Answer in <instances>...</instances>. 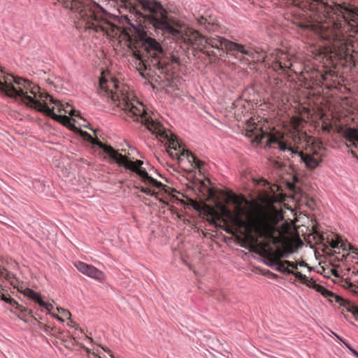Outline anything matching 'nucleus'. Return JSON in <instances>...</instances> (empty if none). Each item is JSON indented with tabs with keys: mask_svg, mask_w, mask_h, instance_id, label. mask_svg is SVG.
<instances>
[{
	"mask_svg": "<svg viewBox=\"0 0 358 358\" xmlns=\"http://www.w3.org/2000/svg\"><path fill=\"white\" fill-rule=\"evenodd\" d=\"M337 41H342V39H341V38H337Z\"/></svg>",
	"mask_w": 358,
	"mask_h": 358,
	"instance_id": "59",
	"label": "nucleus"
},
{
	"mask_svg": "<svg viewBox=\"0 0 358 358\" xmlns=\"http://www.w3.org/2000/svg\"><path fill=\"white\" fill-rule=\"evenodd\" d=\"M193 171H194V170H193V169H191V170H189V171H188V172H189V173H192Z\"/></svg>",
	"mask_w": 358,
	"mask_h": 358,
	"instance_id": "55",
	"label": "nucleus"
},
{
	"mask_svg": "<svg viewBox=\"0 0 358 358\" xmlns=\"http://www.w3.org/2000/svg\"><path fill=\"white\" fill-rule=\"evenodd\" d=\"M139 190L147 194V195H149V196H154L155 195V192H153L151 189H150L149 188H147V187H138Z\"/></svg>",
	"mask_w": 358,
	"mask_h": 358,
	"instance_id": "27",
	"label": "nucleus"
},
{
	"mask_svg": "<svg viewBox=\"0 0 358 358\" xmlns=\"http://www.w3.org/2000/svg\"><path fill=\"white\" fill-rule=\"evenodd\" d=\"M52 308H53V306H52V304H51V303H48V306H47V308H46V310H47L48 311H50Z\"/></svg>",
	"mask_w": 358,
	"mask_h": 358,
	"instance_id": "46",
	"label": "nucleus"
},
{
	"mask_svg": "<svg viewBox=\"0 0 358 358\" xmlns=\"http://www.w3.org/2000/svg\"><path fill=\"white\" fill-rule=\"evenodd\" d=\"M348 350L355 356L358 358V352L355 350L352 346L348 348Z\"/></svg>",
	"mask_w": 358,
	"mask_h": 358,
	"instance_id": "38",
	"label": "nucleus"
},
{
	"mask_svg": "<svg viewBox=\"0 0 358 358\" xmlns=\"http://www.w3.org/2000/svg\"><path fill=\"white\" fill-rule=\"evenodd\" d=\"M135 56L140 60L143 61V59L141 57V56L140 55V54H137V53H134Z\"/></svg>",
	"mask_w": 358,
	"mask_h": 358,
	"instance_id": "50",
	"label": "nucleus"
},
{
	"mask_svg": "<svg viewBox=\"0 0 358 358\" xmlns=\"http://www.w3.org/2000/svg\"><path fill=\"white\" fill-rule=\"evenodd\" d=\"M110 85H112L115 90H111L109 95L114 105L125 115H122L124 118H130L134 122H142L157 137L166 140L169 142L167 152L172 159H177L180 164L187 162L193 169L201 170L204 163L198 159L188 150L181 149L177 136H169L168 131L164 130L159 123L154 121L148 114L143 103L136 101L135 104L133 101L129 99L127 90L120 89L114 80L110 82Z\"/></svg>",
	"mask_w": 358,
	"mask_h": 358,
	"instance_id": "3",
	"label": "nucleus"
},
{
	"mask_svg": "<svg viewBox=\"0 0 358 358\" xmlns=\"http://www.w3.org/2000/svg\"><path fill=\"white\" fill-rule=\"evenodd\" d=\"M226 231L228 234H231L232 233V231L231 229H227Z\"/></svg>",
	"mask_w": 358,
	"mask_h": 358,
	"instance_id": "53",
	"label": "nucleus"
},
{
	"mask_svg": "<svg viewBox=\"0 0 358 358\" xmlns=\"http://www.w3.org/2000/svg\"><path fill=\"white\" fill-rule=\"evenodd\" d=\"M239 245L241 247L244 248L245 249L250 248V245L248 244V243L245 241L242 240L241 242H239Z\"/></svg>",
	"mask_w": 358,
	"mask_h": 358,
	"instance_id": "35",
	"label": "nucleus"
},
{
	"mask_svg": "<svg viewBox=\"0 0 358 358\" xmlns=\"http://www.w3.org/2000/svg\"><path fill=\"white\" fill-rule=\"evenodd\" d=\"M255 182L258 186L266 188L260 191L259 199L269 206L268 210L262 216L253 217L251 223L241 218H237L236 222L239 228L244 229L250 235L255 234L259 238L271 241L278 231L277 225L284 220L283 212L273 206L277 199L271 194L270 190H273L271 189L269 182L264 178L255 180Z\"/></svg>",
	"mask_w": 358,
	"mask_h": 358,
	"instance_id": "5",
	"label": "nucleus"
},
{
	"mask_svg": "<svg viewBox=\"0 0 358 358\" xmlns=\"http://www.w3.org/2000/svg\"><path fill=\"white\" fill-rule=\"evenodd\" d=\"M273 275L274 277H277V275H276V274L273 273Z\"/></svg>",
	"mask_w": 358,
	"mask_h": 358,
	"instance_id": "61",
	"label": "nucleus"
},
{
	"mask_svg": "<svg viewBox=\"0 0 358 358\" xmlns=\"http://www.w3.org/2000/svg\"><path fill=\"white\" fill-rule=\"evenodd\" d=\"M107 152L110 153V158L121 166H124L138 175L141 180L146 184L152 177L149 176L145 169H142L143 162L141 160L130 161L125 156L118 153L114 148H108Z\"/></svg>",
	"mask_w": 358,
	"mask_h": 358,
	"instance_id": "10",
	"label": "nucleus"
},
{
	"mask_svg": "<svg viewBox=\"0 0 358 358\" xmlns=\"http://www.w3.org/2000/svg\"><path fill=\"white\" fill-rule=\"evenodd\" d=\"M352 257L353 259H358V253L357 252H352Z\"/></svg>",
	"mask_w": 358,
	"mask_h": 358,
	"instance_id": "48",
	"label": "nucleus"
},
{
	"mask_svg": "<svg viewBox=\"0 0 358 358\" xmlns=\"http://www.w3.org/2000/svg\"><path fill=\"white\" fill-rule=\"evenodd\" d=\"M320 238L322 242L325 241L324 251L335 256L338 261H346L350 257V254L348 252V248L350 245L345 243L336 234H331L327 236L322 234Z\"/></svg>",
	"mask_w": 358,
	"mask_h": 358,
	"instance_id": "8",
	"label": "nucleus"
},
{
	"mask_svg": "<svg viewBox=\"0 0 358 358\" xmlns=\"http://www.w3.org/2000/svg\"><path fill=\"white\" fill-rule=\"evenodd\" d=\"M337 41H342V39H341V38H337Z\"/></svg>",
	"mask_w": 358,
	"mask_h": 358,
	"instance_id": "58",
	"label": "nucleus"
},
{
	"mask_svg": "<svg viewBox=\"0 0 358 358\" xmlns=\"http://www.w3.org/2000/svg\"><path fill=\"white\" fill-rule=\"evenodd\" d=\"M320 289L324 292V296L329 297L330 300H334L336 303H339L343 308V310L351 313L356 320H358V306L343 297L336 294L331 291L326 289L324 287H320Z\"/></svg>",
	"mask_w": 358,
	"mask_h": 358,
	"instance_id": "11",
	"label": "nucleus"
},
{
	"mask_svg": "<svg viewBox=\"0 0 358 358\" xmlns=\"http://www.w3.org/2000/svg\"><path fill=\"white\" fill-rule=\"evenodd\" d=\"M41 329L47 334H52V331L54 330V328L50 327L47 324H43L42 327H41Z\"/></svg>",
	"mask_w": 358,
	"mask_h": 358,
	"instance_id": "28",
	"label": "nucleus"
},
{
	"mask_svg": "<svg viewBox=\"0 0 358 358\" xmlns=\"http://www.w3.org/2000/svg\"><path fill=\"white\" fill-rule=\"evenodd\" d=\"M110 85H112L115 90H111L109 95L114 105L125 115H122L124 118H130L134 122H142L157 137L166 140L169 142L167 152L172 159H177L180 164L187 162L193 169L201 170L204 163L198 159L188 150L181 149L177 136H169L168 131L164 130L159 123L154 121L148 114L143 103L136 101L135 104L133 101L129 99L127 90L120 89L114 80L110 82Z\"/></svg>",
	"mask_w": 358,
	"mask_h": 358,
	"instance_id": "2",
	"label": "nucleus"
},
{
	"mask_svg": "<svg viewBox=\"0 0 358 358\" xmlns=\"http://www.w3.org/2000/svg\"><path fill=\"white\" fill-rule=\"evenodd\" d=\"M148 185H150L152 186L156 187L157 188H160L162 187V183L159 181H157V180L154 179L152 177L149 179Z\"/></svg>",
	"mask_w": 358,
	"mask_h": 358,
	"instance_id": "26",
	"label": "nucleus"
},
{
	"mask_svg": "<svg viewBox=\"0 0 358 358\" xmlns=\"http://www.w3.org/2000/svg\"><path fill=\"white\" fill-rule=\"evenodd\" d=\"M348 350L355 356L358 358V352L355 350L352 346L348 348Z\"/></svg>",
	"mask_w": 358,
	"mask_h": 358,
	"instance_id": "40",
	"label": "nucleus"
},
{
	"mask_svg": "<svg viewBox=\"0 0 358 358\" xmlns=\"http://www.w3.org/2000/svg\"><path fill=\"white\" fill-rule=\"evenodd\" d=\"M337 38H338V36H335L334 40H335V41L337 40Z\"/></svg>",
	"mask_w": 358,
	"mask_h": 358,
	"instance_id": "56",
	"label": "nucleus"
},
{
	"mask_svg": "<svg viewBox=\"0 0 358 358\" xmlns=\"http://www.w3.org/2000/svg\"><path fill=\"white\" fill-rule=\"evenodd\" d=\"M299 265L300 266H307V264H306V262H300V263L299 264Z\"/></svg>",
	"mask_w": 358,
	"mask_h": 358,
	"instance_id": "52",
	"label": "nucleus"
},
{
	"mask_svg": "<svg viewBox=\"0 0 358 358\" xmlns=\"http://www.w3.org/2000/svg\"><path fill=\"white\" fill-rule=\"evenodd\" d=\"M40 96L41 98L45 97V98H50V101L52 103L55 104L58 107V111L61 112L62 110H64L65 113H68L70 115H75L76 111L74 110H71L69 111L65 107L64 105L59 100L55 99L53 97L50 96L48 94H45L43 95V93H41Z\"/></svg>",
	"mask_w": 358,
	"mask_h": 358,
	"instance_id": "17",
	"label": "nucleus"
},
{
	"mask_svg": "<svg viewBox=\"0 0 358 358\" xmlns=\"http://www.w3.org/2000/svg\"><path fill=\"white\" fill-rule=\"evenodd\" d=\"M74 266L80 273L95 280L101 281L104 278L103 273L92 265L78 261Z\"/></svg>",
	"mask_w": 358,
	"mask_h": 358,
	"instance_id": "12",
	"label": "nucleus"
},
{
	"mask_svg": "<svg viewBox=\"0 0 358 358\" xmlns=\"http://www.w3.org/2000/svg\"><path fill=\"white\" fill-rule=\"evenodd\" d=\"M335 336L342 343H343V341H345L342 337H341L338 334H335Z\"/></svg>",
	"mask_w": 358,
	"mask_h": 358,
	"instance_id": "49",
	"label": "nucleus"
},
{
	"mask_svg": "<svg viewBox=\"0 0 358 358\" xmlns=\"http://www.w3.org/2000/svg\"><path fill=\"white\" fill-rule=\"evenodd\" d=\"M342 137L350 143V145L357 146L358 143V129L355 127H348L340 131Z\"/></svg>",
	"mask_w": 358,
	"mask_h": 358,
	"instance_id": "14",
	"label": "nucleus"
},
{
	"mask_svg": "<svg viewBox=\"0 0 358 358\" xmlns=\"http://www.w3.org/2000/svg\"><path fill=\"white\" fill-rule=\"evenodd\" d=\"M310 9L315 13L324 14L329 13L333 8L327 2V0H307Z\"/></svg>",
	"mask_w": 358,
	"mask_h": 358,
	"instance_id": "13",
	"label": "nucleus"
},
{
	"mask_svg": "<svg viewBox=\"0 0 358 358\" xmlns=\"http://www.w3.org/2000/svg\"><path fill=\"white\" fill-rule=\"evenodd\" d=\"M23 294L24 296L30 299L31 296H34V291L33 289L27 288L24 289Z\"/></svg>",
	"mask_w": 358,
	"mask_h": 358,
	"instance_id": "30",
	"label": "nucleus"
},
{
	"mask_svg": "<svg viewBox=\"0 0 358 358\" xmlns=\"http://www.w3.org/2000/svg\"><path fill=\"white\" fill-rule=\"evenodd\" d=\"M291 274L294 275L296 278H297L303 284L307 283L308 282V278L306 275L302 274L301 272L294 271V273Z\"/></svg>",
	"mask_w": 358,
	"mask_h": 358,
	"instance_id": "25",
	"label": "nucleus"
},
{
	"mask_svg": "<svg viewBox=\"0 0 358 358\" xmlns=\"http://www.w3.org/2000/svg\"><path fill=\"white\" fill-rule=\"evenodd\" d=\"M9 298V296H6L4 294H3L1 291H0V299L1 300L5 301V299H8Z\"/></svg>",
	"mask_w": 358,
	"mask_h": 358,
	"instance_id": "42",
	"label": "nucleus"
},
{
	"mask_svg": "<svg viewBox=\"0 0 358 358\" xmlns=\"http://www.w3.org/2000/svg\"><path fill=\"white\" fill-rule=\"evenodd\" d=\"M66 8L78 12L81 18L86 22L87 28L96 32L108 33L111 28V23L107 19L109 13L96 3H88L87 0H57Z\"/></svg>",
	"mask_w": 358,
	"mask_h": 358,
	"instance_id": "7",
	"label": "nucleus"
},
{
	"mask_svg": "<svg viewBox=\"0 0 358 358\" xmlns=\"http://www.w3.org/2000/svg\"><path fill=\"white\" fill-rule=\"evenodd\" d=\"M52 317L62 322H64V320L57 315L52 314Z\"/></svg>",
	"mask_w": 358,
	"mask_h": 358,
	"instance_id": "43",
	"label": "nucleus"
},
{
	"mask_svg": "<svg viewBox=\"0 0 358 358\" xmlns=\"http://www.w3.org/2000/svg\"><path fill=\"white\" fill-rule=\"evenodd\" d=\"M304 285H306L308 287L311 288H315L317 292H320L324 296L323 293H324V292L323 289H320V287L323 286L317 284V282L313 278H308V282L307 283H304Z\"/></svg>",
	"mask_w": 358,
	"mask_h": 358,
	"instance_id": "24",
	"label": "nucleus"
},
{
	"mask_svg": "<svg viewBox=\"0 0 358 358\" xmlns=\"http://www.w3.org/2000/svg\"><path fill=\"white\" fill-rule=\"evenodd\" d=\"M249 128L247 129V133H251L249 136H255V141L257 143H259L262 141L263 138L265 136V133L262 130L258 131V128L257 126H248Z\"/></svg>",
	"mask_w": 358,
	"mask_h": 358,
	"instance_id": "19",
	"label": "nucleus"
},
{
	"mask_svg": "<svg viewBox=\"0 0 358 358\" xmlns=\"http://www.w3.org/2000/svg\"><path fill=\"white\" fill-rule=\"evenodd\" d=\"M20 313V314H22V315L21 316L20 314H17V317H18L20 320H22L23 322H24L25 323L29 322V320L26 318V317H25V316H26V315H29V314L28 313Z\"/></svg>",
	"mask_w": 358,
	"mask_h": 358,
	"instance_id": "32",
	"label": "nucleus"
},
{
	"mask_svg": "<svg viewBox=\"0 0 358 358\" xmlns=\"http://www.w3.org/2000/svg\"><path fill=\"white\" fill-rule=\"evenodd\" d=\"M278 262H279L278 259L273 258L271 256L264 257L263 259V262L266 265L268 266L269 267H271V268H273L274 270H275V268L278 266Z\"/></svg>",
	"mask_w": 358,
	"mask_h": 358,
	"instance_id": "22",
	"label": "nucleus"
},
{
	"mask_svg": "<svg viewBox=\"0 0 358 358\" xmlns=\"http://www.w3.org/2000/svg\"><path fill=\"white\" fill-rule=\"evenodd\" d=\"M273 66L275 71L290 70L292 66V63L286 54H282L279 59L273 63Z\"/></svg>",
	"mask_w": 358,
	"mask_h": 358,
	"instance_id": "15",
	"label": "nucleus"
},
{
	"mask_svg": "<svg viewBox=\"0 0 358 358\" xmlns=\"http://www.w3.org/2000/svg\"><path fill=\"white\" fill-rule=\"evenodd\" d=\"M6 269L0 266V276H3L6 273Z\"/></svg>",
	"mask_w": 358,
	"mask_h": 358,
	"instance_id": "44",
	"label": "nucleus"
},
{
	"mask_svg": "<svg viewBox=\"0 0 358 358\" xmlns=\"http://www.w3.org/2000/svg\"><path fill=\"white\" fill-rule=\"evenodd\" d=\"M198 24L203 26L208 32H213L217 29V26L214 23L209 22L206 18L201 17L197 19Z\"/></svg>",
	"mask_w": 358,
	"mask_h": 358,
	"instance_id": "21",
	"label": "nucleus"
},
{
	"mask_svg": "<svg viewBox=\"0 0 358 358\" xmlns=\"http://www.w3.org/2000/svg\"><path fill=\"white\" fill-rule=\"evenodd\" d=\"M58 311L62 313L64 317H70L71 316V313L69 310H65L62 308H58Z\"/></svg>",
	"mask_w": 358,
	"mask_h": 358,
	"instance_id": "33",
	"label": "nucleus"
},
{
	"mask_svg": "<svg viewBox=\"0 0 358 358\" xmlns=\"http://www.w3.org/2000/svg\"><path fill=\"white\" fill-rule=\"evenodd\" d=\"M102 349L106 352H108L110 354V356L111 357V358H114L113 355L111 354V352L109 349H106V348H102Z\"/></svg>",
	"mask_w": 358,
	"mask_h": 358,
	"instance_id": "45",
	"label": "nucleus"
},
{
	"mask_svg": "<svg viewBox=\"0 0 358 358\" xmlns=\"http://www.w3.org/2000/svg\"><path fill=\"white\" fill-rule=\"evenodd\" d=\"M48 302H45L44 301L43 299L42 300H40V303L38 304L40 306L44 308L45 309L47 308V306H48Z\"/></svg>",
	"mask_w": 358,
	"mask_h": 358,
	"instance_id": "41",
	"label": "nucleus"
},
{
	"mask_svg": "<svg viewBox=\"0 0 358 358\" xmlns=\"http://www.w3.org/2000/svg\"><path fill=\"white\" fill-rule=\"evenodd\" d=\"M266 146L269 148H278L282 152L288 151L290 152L292 157L298 155L300 157L301 160L305 164L306 167L314 169L319 166L320 162L313 156L304 154L303 152H299L294 148L288 145L285 142L279 140L275 136H271L266 142Z\"/></svg>",
	"mask_w": 358,
	"mask_h": 358,
	"instance_id": "9",
	"label": "nucleus"
},
{
	"mask_svg": "<svg viewBox=\"0 0 358 358\" xmlns=\"http://www.w3.org/2000/svg\"><path fill=\"white\" fill-rule=\"evenodd\" d=\"M313 200L310 201H308L307 203V205L308 206L309 208H313Z\"/></svg>",
	"mask_w": 358,
	"mask_h": 358,
	"instance_id": "47",
	"label": "nucleus"
},
{
	"mask_svg": "<svg viewBox=\"0 0 358 358\" xmlns=\"http://www.w3.org/2000/svg\"><path fill=\"white\" fill-rule=\"evenodd\" d=\"M39 87L32 85L27 80L15 78L7 73L0 66V93L3 95L15 99H20L27 106L43 113L52 120L66 125L70 119L65 115H57L54 108H50L45 102L41 103L36 99Z\"/></svg>",
	"mask_w": 358,
	"mask_h": 358,
	"instance_id": "4",
	"label": "nucleus"
},
{
	"mask_svg": "<svg viewBox=\"0 0 358 358\" xmlns=\"http://www.w3.org/2000/svg\"><path fill=\"white\" fill-rule=\"evenodd\" d=\"M348 350L355 356L358 358V352L355 350L352 346L348 348Z\"/></svg>",
	"mask_w": 358,
	"mask_h": 358,
	"instance_id": "37",
	"label": "nucleus"
},
{
	"mask_svg": "<svg viewBox=\"0 0 358 358\" xmlns=\"http://www.w3.org/2000/svg\"><path fill=\"white\" fill-rule=\"evenodd\" d=\"M343 343L345 345V346L348 349L349 347H351V345L346 341H343Z\"/></svg>",
	"mask_w": 358,
	"mask_h": 358,
	"instance_id": "51",
	"label": "nucleus"
},
{
	"mask_svg": "<svg viewBox=\"0 0 358 358\" xmlns=\"http://www.w3.org/2000/svg\"><path fill=\"white\" fill-rule=\"evenodd\" d=\"M129 11L134 14L136 23L128 20L127 24L137 34L142 47L152 58L161 65L160 58L164 53L161 44L148 35L145 29L152 27L155 31L177 36L180 31L173 26V17L169 16L166 9L160 1L155 0H137L136 3H129Z\"/></svg>",
	"mask_w": 358,
	"mask_h": 358,
	"instance_id": "1",
	"label": "nucleus"
},
{
	"mask_svg": "<svg viewBox=\"0 0 358 358\" xmlns=\"http://www.w3.org/2000/svg\"><path fill=\"white\" fill-rule=\"evenodd\" d=\"M5 302L9 303L10 306H12L15 309L18 310L20 313H28L29 315L33 317V311L31 309H28L23 306L19 304L14 299L9 296L8 299H5Z\"/></svg>",
	"mask_w": 358,
	"mask_h": 358,
	"instance_id": "18",
	"label": "nucleus"
},
{
	"mask_svg": "<svg viewBox=\"0 0 358 358\" xmlns=\"http://www.w3.org/2000/svg\"><path fill=\"white\" fill-rule=\"evenodd\" d=\"M284 264H286V266L289 268V267L293 268L294 269H296L297 268V265L295 264L292 262H289V261L285 260V261H284Z\"/></svg>",
	"mask_w": 358,
	"mask_h": 358,
	"instance_id": "31",
	"label": "nucleus"
},
{
	"mask_svg": "<svg viewBox=\"0 0 358 358\" xmlns=\"http://www.w3.org/2000/svg\"><path fill=\"white\" fill-rule=\"evenodd\" d=\"M348 350L355 356L358 358V352L355 350L352 346L348 348Z\"/></svg>",
	"mask_w": 358,
	"mask_h": 358,
	"instance_id": "39",
	"label": "nucleus"
},
{
	"mask_svg": "<svg viewBox=\"0 0 358 358\" xmlns=\"http://www.w3.org/2000/svg\"><path fill=\"white\" fill-rule=\"evenodd\" d=\"M197 48L211 58H218L225 52L241 62H263L264 55L257 49L215 35L205 36L195 31L190 38Z\"/></svg>",
	"mask_w": 358,
	"mask_h": 358,
	"instance_id": "6",
	"label": "nucleus"
},
{
	"mask_svg": "<svg viewBox=\"0 0 358 358\" xmlns=\"http://www.w3.org/2000/svg\"><path fill=\"white\" fill-rule=\"evenodd\" d=\"M337 41H342V39H341V38H337Z\"/></svg>",
	"mask_w": 358,
	"mask_h": 358,
	"instance_id": "60",
	"label": "nucleus"
},
{
	"mask_svg": "<svg viewBox=\"0 0 358 358\" xmlns=\"http://www.w3.org/2000/svg\"><path fill=\"white\" fill-rule=\"evenodd\" d=\"M81 136L90 143L94 145H97L99 148L102 149L103 152L110 157V153L107 152V148H113L110 145H104L102 142H101L98 139H94L90 134L85 131H81Z\"/></svg>",
	"mask_w": 358,
	"mask_h": 358,
	"instance_id": "16",
	"label": "nucleus"
},
{
	"mask_svg": "<svg viewBox=\"0 0 358 358\" xmlns=\"http://www.w3.org/2000/svg\"><path fill=\"white\" fill-rule=\"evenodd\" d=\"M30 299L33 300L34 302L37 303L38 304L40 303V300L43 299L41 295L36 292H34V296H31Z\"/></svg>",
	"mask_w": 358,
	"mask_h": 358,
	"instance_id": "29",
	"label": "nucleus"
},
{
	"mask_svg": "<svg viewBox=\"0 0 358 358\" xmlns=\"http://www.w3.org/2000/svg\"><path fill=\"white\" fill-rule=\"evenodd\" d=\"M343 12V17L345 20H352L355 22V19L357 17V14L354 11V9L350 8L348 6L344 5L341 7Z\"/></svg>",
	"mask_w": 358,
	"mask_h": 358,
	"instance_id": "20",
	"label": "nucleus"
},
{
	"mask_svg": "<svg viewBox=\"0 0 358 358\" xmlns=\"http://www.w3.org/2000/svg\"><path fill=\"white\" fill-rule=\"evenodd\" d=\"M348 350L355 356L358 358V352L355 350L352 346L348 348Z\"/></svg>",
	"mask_w": 358,
	"mask_h": 358,
	"instance_id": "36",
	"label": "nucleus"
},
{
	"mask_svg": "<svg viewBox=\"0 0 358 358\" xmlns=\"http://www.w3.org/2000/svg\"><path fill=\"white\" fill-rule=\"evenodd\" d=\"M73 321H71V324H69V326L72 327H74L75 326H74V325H73V324H73Z\"/></svg>",
	"mask_w": 358,
	"mask_h": 358,
	"instance_id": "54",
	"label": "nucleus"
},
{
	"mask_svg": "<svg viewBox=\"0 0 358 358\" xmlns=\"http://www.w3.org/2000/svg\"><path fill=\"white\" fill-rule=\"evenodd\" d=\"M331 333H332L333 336H335V334H336V333H334L333 331H331Z\"/></svg>",
	"mask_w": 358,
	"mask_h": 358,
	"instance_id": "57",
	"label": "nucleus"
},
{
	"mask_svg": "<svg viewBox=\"0 0 358 358\" xmlns=\"http://www.w3.org/2000/svg\"><path fill=\"white\" fill-rule=\"evenodd\" d=\"M275 271L280 272L283 274H291L294 273V270H292L286 266V264H284V262H278V265L275 268Z\"/></svg>",
	"mask_w": 358,
	"mask_h": 358,
	"instance_id": "23",
	"label": "nucleus"
},
{
	"mask_svg": "<svg viewBox=\"0 0 358 358\" xmlns=\"http://www.w3.org/2000/svg\"><path fill=\"white\" fill-rule=\"evenodd\" d=\"M87 352L88 354H92L95 357H98L99 358H104L103 356L101 355V353L99 352V350H96V352H91L90 350L87 349Z\"/></svg>",
	"mask_w": 358,
	"mask_h": 358,
	"instance_id": "34",
	"label": "nucleus"
}]
</instances>
